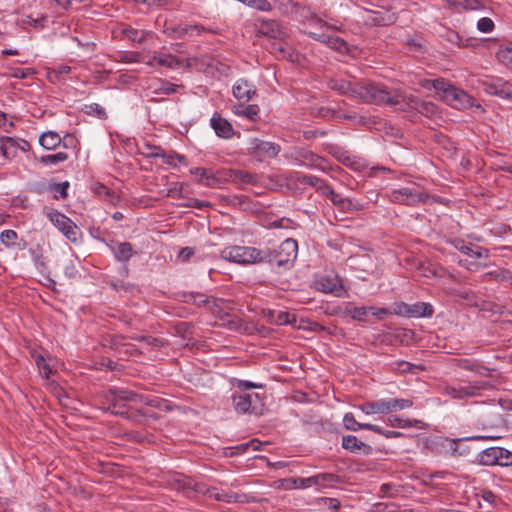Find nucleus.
<instances>
[{"instance_id": "obj_50", "label": "nucleus", "mask_w": 512, "mask_h": 512, "mask_svg": "<svg viewBox=\"0 0 512 512\" xmlns=\"http://www.w3.org/2000/svg\"><path fill=\"white\" fill-rule=\"evenodd\" d=\"M18 238L17 233L12 229L3 230L0 233V242L6 248H10L15 245V242Z\"/></svg>"}, {"instance_id": "obj_39", "label": "nucleus", "mask_w": 512, "mask_h": 512, "mask_svg": "<svg viewBox=\"0 0 512 512\" xmlns=\"http://www.w3.org/2000/svg\"><path fill=\"white\" fill-rule=\"evenodd\" d=\"M45 215L59 231L66 223H68V220L70 219L63 213L53 209H48L45 212Z\"/></svg>"}, {"instance_id": "obj_9", "label": "nucleus", "mask_w": 512, "mask_h": 512, "mask_svg": "<svg viewBox=\"0 0 512 512\" xmlns=\"http://www.w3.org/2000/svg\"><path fill=\"white\" fill-rule=\"evenodd\" d=\"M484 388L483 382H475L464 383L460 382L455 385H447L443 388V393L445 395L450 396L453 399H465L468 397H473L478 394V392Z\"/></svg>"}, {"instance_id": "obj_40", "label": "nucleus", "mask_w": 512, "mask_h": 512, "mask_svg": "<svg viewBox=\"0 0 512 512\" xmlns=\"http://www.w3.org/2000/svg\"><path fill=\"white\" fill-rule=\"evenodd\" d=\"M388 422L392 427L396 428H410L414 426L419 427V424L422 423L420 420L403 419L396 415L389 416Z\"/></svg>"}, {"instance_id": "obj_57", "label": "nucleus", "mask_w": 512, "mask_h": 512, "mask_svg": "<svg viewBox=\"0 0 512 512\" xmlns=\"http://www.w3.org/2000/svg\"><path fill=\"white\" fill-rule=\"evenodd\" d=\"M494 27V22L489 17H483L477 22V29L482 33H490L493 31Z\"/></svg>"}, {"instance_id": "obj_37", "label": "nucleus", "mask_w": 512, "mask_h": 512, "mask_svg": "<svg viewBox=\"0 0 512 512\" xmlns=\"http://www.w3.org/2000/svg\"><path fill=\"white\" fill-rule=\"evenodd\" d=\"M60 232L71 242H77L81 236L79 227L71 220H68Z\"/></svg>"}, {"instance_id": "obj_61", "label": "nucleus", "mask_w": 512, "mask_h": 512, "mask_svg": "<svg viewBox=\"0 0 512 512\" xmlns=\"http://www.w3.org/2000/svg\"><path fill=\"white\" fill-rule=\"evenodd\" d=\"M194 255V250L191 247H184L178 253L177 259L180 262H187Z\"/></svg>"}, {"instance_id": "obj_44", "label": "nucleus", "mask_w": 512, "mask_h": 512, "mask_svg": "<svg viewBox=\"0 0 512 512\" xmlns=\"http://www.w3.org/2000/svg\"><path fill=\"white\" fill-rule=\"evenodd\" d=\"M448 3L455 7H461L465 10H479L483 7L479 0H448Z\"/></svg>"}, {"instance_id": "obj_36", "label": "nucleus", "mask_w": 512, "mask_h": 512, "mask_svg": "<svg viewBox=\"0 0 512 512\" xmlns=\"http://www.w3.org/2000/svg\"><path fill=\"white\" fill-rule=\"evenodd\" d=\"M491 89H493L490 91L492 94L503 98H512V83L499 79L492 85Z\"/></svg>"}, {"instance_id": "obj_51", "label": "nucleus", "mask_w": 512, "mask_h": 512, "mask_svg": "<svg viewBox=\"0 0 512 512\" xmlns=\"http://www.w3.org/2000/svg\"><path fill=\"white\" fill-rule=\"evenodd\" d=\"M316 485L319 487H328L338 481V476L331 473H321L315 475Z\"/></svg>"}, {"instance_id": "obj_54", "label": "nucleus", "mask_w": 512, "mask_h": 512, "mask_svg": "<svg viewBox=\"0 0 512 512\" xmlns=\"http://www.w3.org/2000/svg\"><path fill=\"white\" fill-rule=\"evenodd\" d=\"M161 149L162 148L160 146H155V145H151L148 143H144L139 148V152H140V154H142L143 156H145L147 158H158Z\"/></svg>"}, {"instance_id": "obj_62", "label": "nucleus", "mask_w": 512, "mask_h": 512, "mask_svg": "<svg viewBox=\"0 0 512 512\" xmlns=\"http://www.w3.org/2000/svg\"><path fill=\"white\" fill-rule=\"evenodd\" d=\"M88 109H89L87 111L88 113L96 114L99 118L103 119V118H106V116H107L105 109L99 104H96V103L91 104L88 106Z\"/></svg>"}, {"instance_id": "obj_19", "label": "nucleus", "mask_w": 512, "mask_h": 512, "mask_svg": "<svg viewBox=\"0 0 512 512\" xmlns=\"http://www.w3.org/2000/svg\"><path fill=\"white\" fill-rule=\"evenodd\" d=\"M307 35L320 43L326 44L329 48L338 52H345L348 49L347 43L342 38L329 35L326 32H315L308 30Z\"/></svg>"}, {"instance_id": "obj_58", "label": "nucleus", "mask_w": 512, "mask_h": 512, "mask_svg": "<svg viewBox=\"0 0 512 512\" xmlns=\"http://www.w3.org/2000/svg\"><path fill=\"white\" fill-rule=\"evenodd\" d=\"M323 195L329 197L332 201V203L337 206L338 208H341L342 204L344 203L345 198L341 195L337 194L330 186H328L325 190V193Z\"/></svg>"}, {"instance_id": "obj_21", "label": "nucleus", "mask_w": 512, "mask_h": 512, "mask_svg": "<svg viewBox=\"0 0 512 512\" xmlns=\"http://www.w3.org/2000/svg\"><path fill=\"white\" fill-rule=\"evenodd\" d=\"M224 182L230 181L237 185L251 184L255 185L258 182L256 174L244 170H223Z\"/></svg>"}, {"instance_id": "obj_29", "label": "nucleus", "mask_w": 512, "mask_h": 512, "mask_svg": "<svg viewBox=\"0 0 512 512\" xmlns=\"http://www.w3.org/2000/svg\"><path fill=\"white\" fill-rule=\"evenodd\" d=\"M233 113L239 117L247 118L250 121H257L259 119L260 109L257 105H235L232 109Z\"/></svg>"}, {"instance_id": "obj_52", "label": "nucleus", "mask_w": 512, "mask_h": 512, "mask_svg": "<svg viewBox=\"0 0 512 512\" xmlns=\"http://www.w3.org/2000/svg\"><path fill=\"white\" fill-rule=\"evenodd\" d=\"M365 423H360L356 421L354 415L352 413H346L343 417V425L345 429L349 431H358L360 429H363Z\"/></svg>"}, {"instance_id": "obj_45", "label": "nucleus", "mask_w": 512, "mask_h": 512, "mask_svg": "<svg viewBox=\"0 0 512 512\" xmlns=\"http://www.w3.org/2000/svg\"><path fill=\"white\" fill-rule=\"evenodd\" d=\"M17 151L18 147L16 139L12 137H4L3 157L6 159L14 158Z\"/></svg>"}, {"instance_id": "obj_22", "label": "nucleus", "mask_w": 512, "mask_h": 512, "mask_svg": "<svg viewBox=\"0 0 512 512\" xmlns=\"http://www.w3.org/2000/svg\"><path fill=\"white\" fill-rule=\"evenodd\" d=\"M342 447L352 453L370 455L372 447L362 441H359L354 435H346L342 437Z\"/></svg>"}, {"instance_id": "obj_56", "label": "nucleus", "mask_w": 512, "mask_h": 512, "mask_svg": "<svg viewBox=\"0 0 512 512\" xmlns=\"http://www.w3.org/2000/svg\"><path fill=\"white\" fill-rule=\"evenodd\" d=\"M261 442L258 439H252L246 443H242L240 445H237L233 449L236 450L237 454L245 453L247 450L252 449L254 451H257L260 449Z\"/></svg>"}, {"instance_id": "obj_48", "label": "nucleus", "mask_w": 512, "mask_h": 512, "mask_svg": "<svg viewBox=\"0 0 512 512\" xmlns=\"http://www.w3.org/2000/svg\"><path fill=\"white\" fill-rule=\"evenodd\" d=\"M270 315H271L270 321L276 325H285V324L291 323L292 320L295 321L294 315H291L288 312L279 311L276 314L273 312H270Z\"/></svg>"}, {"instance_id": "obj_6", "label": "nucleus", "mask_w": 512, "mask_h": 512, "mask_svg": "<svg viewBox=\"0 0 512 512\" xmlns=\"http://www.w3.org/2000/svg\"><path fill=\"white\" fill-rule=\"evenodd\" d=\"M298 243L292 238L285 239L276 249H269V256L265 262L287 269L291 267L297 258Z\"/></svg>"}, {"instance_id": "obj_25", "label": "nucleus", "mask_w": 512, "mask_h": 512, "mask_svg": "<svg viewBox=\"0 0 512 512\" xmlns=\"http://www.w3.org/2000/svg\"><path fill=\"white\" fill-rule=\"evenodd\" d=\"M262 33L268 37L284 40L288 36V29L275 20L268 21L263 24Z\"/></svg>"}, {"instance_id": "obj_60", "label": "nucleus", "mask_w": 512, "mask_h": 512, "mask_svg": "<svg viewBox=\"0 0 512 512\" xmlns=\"http://www.w3.org/2000/svg\"><path fill=\"white\" fill-rule=\"evenodd\" d=\"M335 155L338 158V160L341 163H343L345 166H347V167H349V165L351 164L353 158L355 157L354 155H351L347 151H343V150L337 151L335 153Z\"/></svg>"}, {"instance_id": "obj_15", "label": "nucleus", "mask_w": 512, "mask_h": 512, "mask_svg": "<svg viewBox=\"0 0 512 512\" xmlns=\"http://www.w3.org/2000/svg\"><path fill=\"white\" fill-rule=\"evenodd\" d=\"M250 154H255L259 157L275 158L280 152V146L259 139H252L249 143Z\"/></svg>"}, {"instance_id": "obj_43", "label": "nucleus", "mask_w": 512, "mask_h": 512, "mask_svg": "<svg viewBox=\"0 0 512 512\" xmlns=\"http://www.w3.org/2000/svg\"><path fill=\"white\" fill-rule=\"evenodd\" d=\"M158 158H161L163 163L168 165L176 166L175 160H178L179 163L186 164V158L183 155L174 153V152H166L165 150L161 149Z\"/></svg>"}, {"instance_id": "obj_41", "label": "nucleus", "mask_w": 512, "mask_h": 512, "mask_svg": "<svg viewBox=\"0 0 512 512\" xmlns=\"http://www.w3.org/2000/svg\"><path fill=\"white\" fill-rule=\"evenodd\" d=\"M299 181L302 184H307L315 187L316 190L321 192L322 194L325 193V190L328 187V185L322 179L313 175H303L301 178H299Z\"/></svg>"}, {"instance_id": "obj_49", "label": "nucleus", "mask_w": 512, "mask_h": 512, "mask_svg": "<svg viewBox=\"0 0 512 512\" xmlns=\"http://www.w3.org/2000/svg\"><path fill=\"white\" fill-rule=\"evenodd\" d=\"M345 313L351 316L354 320L365 321L368 315V308L365 306L360 307H347Z\"/></svg>"}, {"instance_id": "obj_64", "label": "nucleus", "mask_w": 512, "mask_h": 512, "mask_svg": "<svg viewBox=\"0 0 512 512\" xmlns=\"http://www.w3.org/2000/svg\"><path fill=\"white\" fill-rule=\"evenodd\" d=\"M375 512H396L394 504L378 503L375 505Z\"/></svg>"}, {"instance_id": "obj_30", "label": "nucleus", "mask_w": 512, "mask_h": 512, "mask_svg": "<svg viewBox=\"0 0 512 512\" xmlns=\"http://www.w3.org/2000/svg\"><path fill=\"white\" fill-rule=\"evenodd\" d=\"M61 136L54 131H47L40 135L39 144L46 150H54L60 146Z\"/></svg>"}, {"instance_id": "obj_3", "label": "nucleus", "mask_w": 512, "mask_h": 512, "mask_svg": "<svg viewBox=\"0 0 512 512\" xmlns=\"http://www.w3.org/2000/svg\"><path fill=\"white\" fill-rule=\"evenodd\" d=\"M269 255V248L258 249L249 246H230L221 251L222 259L240 265L265 262V258Z\"/></svg>"}, {"instance_id": "obj_4", "label": "nucleus", "mask_w": 512, "mask_h": 512, "mask_svg": "<svg viewBox=\"0 0 512 512\" xmlns=\"http://www.w3.org/2000/svg\"><path fill=\"white\" fill-rule=\"evenodd\" d=\"M110 394L111 397L109 398V401L111 402V407H109V409L112 413L121 416L126 414L119 409L122 402L142 403L152 407H158L160 403L158 398L149 399L144 395L138 394L125 388L110 389Z\"/></svg>"}, {"instance_id": "obj_32", "label": "nucleus", "mask_w": 512, "mask_h": 512, "mask_svg": "<svg viewBox=\"0 0 512 512\" xmlns=\"http://www.w3.org/2000/svg\"><path fill=\"white\" fill-rule=\"evenodd\" d=\"M198 493L199 495H205L209 498H213L217 501H223L226 503H229V496L231 495V492L228 491H218L214 487H209L206 484L202 483L201 486H198Z\"/></svg>"}, {"instance_id": "obj_12", "label": "nucleus", "mask_w": 512, "mask_h": 512, "mask_svg": "<svg viewBox=\"0 0 512 512\" xmlns=\"http://www.w3.org/2000/svg\"><path fill=\"white\" fill-rule=\"evenodd\" d=\"M260 402L257 393H234L232 395V404L237 413H254L257 404Z\"/></svg>"}, {"instance_id": "obj_17", "label": "nucleus", "mask_w": 512, "mask_h": 512, "mask_svg": "<svg viewBox=\"0 0 512 512\" xmlns=\"http://www.w3.org/2000/svg\"><path fill=\"white\" fill-rule=\"evenodd\" d=\"M360 80L355 78L353 79H343V78H334L328 82L329 87L332 90L337 91L340 94L346 95L353 99H356L358 93Z\"/></svg>"}, {"instance_id": "obj_38", "label": "nucleus", "mask_w": 512, "mask_h": 512, "mask_svg": "<svg viewBox=\"0 0 512 512\" xmlns=\"http://www.w3.org/2000/svg\"><path fill=\"white\" fill-rule=\"evenodd\" d=\"M460 366L465 370H470L475 372L477 375L482 377H488L490 376V369L481 365L478 362L470 361V360H463L461 361Z\"/></svg>"}, {"instance_id": "obj_63", "label": "nucleus", "mask_w": 512, "mask_h": 512, "mask_svg": "<svg viewBox=\"0 0 512 512\" xmlns=\"http://www.w3.org/2000/svg\"><path fill=\"white\" fill-rule=\"evenodd\" d=\"M31 74H33L32 69L14 68L12 70V76L18 79H25L29 77Z\"/></svg>"}, {"instance_id": "obj_26", "label": "nucleus", "mask_w": 512, "mask_h": 512, "mask_svg": "<svg viewBox=\"0 0 512 512\" xmlns=\"http://www.w3.org/2000/svg\"><path fill=\"white\" fill-rule=\"evenodd\" d=\"M273 46L277 57L287 59L290 62H297L299 60V53L283 40L274 43Z\"/></svg>"}, {"instance_id": "obj_55", "label": "nucleus", "mask_w": 512, "mask_h": 512, "mask_svg": "<svg viewBox=\"0 0 512 512\" xmlns=\"http://www.w3.org/2000/svg\"><path fill=\"white\" fill-rule=\"evenodd\" d=\"M257 499L255 496L246 494V493H235L231 492L229 496V503H251L256 502Z\"/></svg>"}, {"instance_id": "obj_16", "label": "nucleus", "mask_w": 512, "mask_h": 512, "mask_svg": "<svg viewBox=\"0 0 512 512\" xmlns=\"http://www.w3.org/2000/svg\"><path fill=\"white\" fill-rule=\"evenodd\" d=\"M201 484L202 483L196 482L193 479L180 474L175 475L171 480L172 488L182 492L189 498L199 495L198 486H201Z\"/></svg>"}, {"instance_id": "obj_20", "label": "nucleus", "mask_w": 512, "mask_h": 512, "mask_svg": "<svg viewBox=\"0 0 512 512\" xmlns=\"http://www.w3.org/2000/svg\"><path fill=\"white\" fill-rule=\"evenodd\" d=\"M180 297L187 304H193L197 307L206 306L213 312L215 311L214 307H219L216 298L200 292H183Z\"/></svg>"}, {"instance_id": "obj_53", "label": "nucleus", "mask_w": 512, "mask_h": 512, "mask_svg": "<svg viewBox=\"0 0 512 512\" xmlns=\"http://www.w3.org/2000/svg\"><path fill=\"white\" fill-rule=\"evenodd\" d=\"M123 34L129 40H131L133 42H137V43L143 42L145 40V38H146V32L145 31L137 30V29H134V28H131V27L125 28L123 30Z\"/></svg>"}, {"instance_id": "obj_31", "label": "nucleus", "mask_w": 512, "mask_h": 512, "mask_svg": "<svg viewBox=\"0 0 512 512\" xmlns=\"http://www.w3.org/2000/svg\"><path fill=\"white\" fill-rule=\"evenodd\" d=\"M409 311V318L431 317L434 314L433 306L427 302L410 304Z\"/></svg>"}, {"instance_id": "obj_23", "label": "nucleus", "mask_w": 512, "mask_h": 512, "mask_svg": "<svg viewBox=\"0 0 512 512\" xmlns=\"http://www.w3.org/2000/svg\"><path fill=\"white\" fill-rule=\"evenodd\" d=\"M232 93L238 100L248 102L256 94V88L247 80L239 79L234 84Z\"/></svg>"}, {"instance_id": "obj_59", "label": "nucleus", "mask_w": 512, "mask_h": 512, "mask_svg": "<svg viewBox=\"0 0 512 512\" xmlns=\"http://www.w3.org/2000/svg\"><path fill=\"white\" fill-rule=\"evenodd\" d=\"M409 310H410V304H407L405 302L395 303V305H394V314H396L398 316L409 317V314H410Z\"/></svg>"}, {"instance_id": "obj_24", "label": "nucleus", "mask_w": 512, "mask_h": 512, "mask_svg": "<svg viewBox=\"0 0 512 512\" xmlns=\"http://www.w3.org/2000/svg\"><path fill=\"white\" fill-rule=\"evenodd\" d=\"M210 123L215 133L219 137L229 139L233 136L234 129L231 123L228 122L226 119L222 118L219 114L215 113L212 116Z\"/></svg>"}, {"instance_id": "obj_33", "label": "nucleus", "mask_w": 512, "mask_h": 512, "mask_svg": "<svg viewBox=\"0 0 512 512\" xmlns=\"http://www.w3.org/2000/svg\"><path fill=\"white\" fill-rule=\"evenodd\" d=\"M115 258L120 262H128L134 254L133 247L129 242L118 243L113 248Z\"/></svg>"}, {"instance_id": "obj_10", "label": "nucleus", "mask_w": 512, "mask_h": 512, "mask_svg": "<svg viewBox=\"0 0 512 512\" xmlns=\"http://www.w3.org/2000/svg\"><path fill=\"white\" fill-rule=\"evenodd\" d=\"M480 461L489 466H508L512 464V452L501 447L487 448L481 453Z\"/></svg>"}, {"instance_id": "obj_13", "label": "nucleus", "mask_w": 512, "mask_h": 512, "mask_svg": "<svg viewBox=\"0 0 512 512\" xmlns=\"http://www.w3.org/2000/svg\"><path fill=\"white\" fill-rule=\"evenodd\" d=\"M451 246L461 253L473 258H488L489 251L483 247L466 242L464 239L454 237L447 241Z\"/></svg>"}, {"instance_id": "obj_46", "label": "nucleus", "mask_w": 512, "mask_h": 512, "mask_svg": "<svg viewBox=\"0 0 512 512\" xmlns=\"http://www.w3.org/2000/svg\"><path fill=\"white\" fill-rule=\"evenodd\" d=\"M69 158L66 152H58L55 154H48L42 156L39 160L41 163L46 165H56L60 162H64Z\"/></svg>"}, {"instance_id": "obj_7", "label": "nucleus", "mask_w": 512, "mask_h": 512, "mask_svg": "<svg viewBox=\"0 0 512 512\" xmlns=\"http://www.w3.org/2000/svg\"><path fill=\"white\" fill-rule=\"evenodd\" d=\"M388 197L393 203L413 206L425 202L428 198V194L420 186L412 184L392 190Z\"/></svg>"}, {"instance_id": "obj_11", "label": "nucleus", "mask_w": 512, "mask_h": 512, "mask_svg": "<svg viewBox=\"0 0 512 512\" xmlns=\"http://www.w3.org/2000/svg\"><path fill=\"white\" fill-rule=\"evenodd\" d=\"M301 16L303 17V26L305 34H307L308 30H312L315 32H318V29L338 31L341 28V25H338L337 22L330 23L322 19L316 13L310 11L309 9L303 10Z\"/></svg>"}, {"instance_id": "obj_42", "label": "nucleus", "mask_w": 512, "mask_h": 512, "mask_svg": "<svg viewBox=\"0 0 512 512\" xmlns=\"http://www.w3.org/2000/svg\"><path fill=\"white\" fill-rule=\"evenodd\" d=\"M497 57L501 63L512 70V44L501 46L497 52Z\"/></svg>"}, {"instance_id": "obj_2", "label": "nucleus", "mask_w": 512, "mask_h": 512, "mask_svg": "<svg viewBox=\"0 0 512 512\" xmlns=\"http://www.w3.org/2000/svg\"><path fill=\"white\" fill-rule=\"evenodd\" d=\"M420 85L424 88H434L440 94L441 99L455 109L465 110L475 105V99L472 96L444 78L425 79L420 82Z\"/></svg>"}, {"instance_id": "obj_1", "label": "nucleus", "mask_w": 512, "mask_h": 512, "mask_svg": "<svg viewBox=\"0 0 512 512\" xmlns=\"http://www.w3.org/2000/svg\"><path fill=\"white\" fill-rule=\"evenodd\" d=\"M402 89L370 80H360L356 99L374 105L398 106Z\"/></svg>"}, {"instance_id": "obj_35", "label": "nucleus", "mask_w": 512, "mask_h": 512, "mask_svg": "<svg viewBox=\"0 0 512 512\" xmlns=\"http://www.w3.org/2000/svg\"><path fill=\"white\" fill-rule=\"evenodd\" d=\"M153 61L159 66L167 67L170 69H176L182 65V61L169 54H157L153 55Z\"/></svg>"}, {"instance_id": "obj_34", "label": "nucleus", "mask_w": 512, "mask_h": 512, "mask_svg": "<svg viewBox=\"0 0 512 512\" xmlns=\"http://www.w3.org/2000/svg\"><path fill=\"white\" fill-rule=\"evenodd\" d=\"M483 281H499L512 284V271L507 269H498L485 273L482 276Z\"/></svg>"}, {"instance_id": "obj_5", "label": "nucleus", "mask_w": 512, "mask_h": 512, "mask_svg": "<svg viewBox=\"0 0 512 512\" xmlns=\"http://www.w3.org/2000/svg\"><path fill=\"white\" fill-rule=\"evenodd\" d=\"M413 401L410 399L385 398L375 401L365 402L358 408L366 415L388 414L411 408Z\"/></svg>"}, {"instance_id": "obj_18", "label": "nucleus", "mask_w": 512, "mask_h": 512, "mask_svg": "<svg viewBox=\"0 0 512 512\" xmlns=\"http://www.w3.org/2000/svg\"><path fill=\"white\" fill-rule=\"evenodd\" d=\"M318 290L324 293L340 295L343 290L342 279L334 272H329L316 281Z\"/></svg>"}, {"instance_id": "obj_27", "label": "nucleus", "mask_w": 512, "mask_h": 512, "mask_svg": "<svg viewBox=\"0 0 512 512\" xmlns=\"http://www.w3.org/2000/svg\"><path fill=\"white\" fill-rule=\"evenodd\" d=\"M351 261L354 269L360 270L366 275L373 274L376 268L374 260L368 255L353 257Z\"/></svg>"}, {"instance_id": "obj_8", "label": "nucleus", "mask_w": 512, "mask_h": 512, "mask_svg": "<svg viewBox=\"0 0 512 512\" xmlns=\"http://www.w3.org/2000/svg\"><path fill=\"white\" fill-rule=\"evenodd\" d=\"M398 107L402 110H415L418 113L432 117L437 113V106L431 101L421 100L418 97L402 91Z\"/></svg>"}, {"instance_id": "obj_14", "label": "nucleus", "mask_w": 512, "mask_h": 512, "mask_svg": "<svg viewBox=\"0 0 512 512\" xmlns=\"http://www.w3.org/2000/svg\"><path fill=\"white\" fill-rule=\"evenodd\" d=\"M190 173L197 177L198 183L206 187H214L224 182L223 170L214 173L206 168L197 167L191 169Z\"/></svg>"}, {"instance_id": "obj_28", "label": "nucleus", "mask_w": 512, "mask_h": 512, "mask_svg": "<svg viewBox=\"0 0 512 512\" xmlns=\"http://www.w3.org/2000/svg\"><path fill=\"white\" fill-rule=\"evenodd\" d=\"M209 32L216 34L217 31L211 28H205L201 25H187V24H179L175 29L174 32L177 34V37H185V36H192L194 34L199 35L202 32Z\"/></svg>"}, {"instance_id": "obj_47", "label": "nucleus", "mask_w": 512, "mask_h": 512, "mask_svg": "<svg viewBox=\"0 0 512 512\" xmlns=\"http://www.w3.org/2000/svg\"><path fill=\"white\" fill-rule=\"evenodd\" d=\"M34 359H35V363L39 369L40 374L44 378L49 379V377L52 373V369H51L50 365L47 363L45 357L41 354H37L34 356Z\"/></svg>"}]
</instances>
